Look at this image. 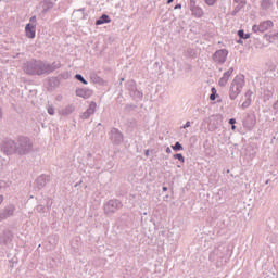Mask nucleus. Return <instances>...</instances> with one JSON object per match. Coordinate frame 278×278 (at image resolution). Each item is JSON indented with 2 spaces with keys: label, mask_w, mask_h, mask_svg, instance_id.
Here are the masks:
<instances>
[{
  "label": "nucleus",
  "mask_w": 278,
  "mask_h": 278,
  "mask_svg": "<svg viewBox=\"0 0 278 278\" xmlns=\"http://www.w3.org/2000/svg\"><path fill=\"white\" fill-rule=\"evenodd\" d=\"M62 63L60 61H54L53 63L45 62L42 60H30L23 64V71L26 75L30 76H42L51 75L58 68H61Z\"/></svg>",
  "instance_id": "nucleus-1"
},
{
  "label": "nucleus",
  "mask_w": 278,
  "mask_h": 278,
  "mask_svg": "<svg viewBox=\"0 0 278 278\" xmlns=\"http://www.w3.org/2000/svg\"><path fill=\"white\" fill-rule=\"evenodd\" d=\"M229 255V248L225 245H218L215 248L210 256V262H215L217 268H223L227 264V256Z\"/></svg>",
  "instance_id": "nucleus-2"
},
{
  "label": "nucleus",
  "mask_w": 278,
  "mask_h": 278,
  "mask_svg": "<svg viewBox=\"0 0 278 278\" xmlns=\"http://www.w3.org/2000/svg\"><path fill=\"white\" fill-rule=\"evenodd\" d=\"M16 155H27L34 150V143L28 137H18L15 141Z\"/></svg>",
  "instance_id": "nucleus-3"
},
{
  "label": "nucleus",
  "mask_w": 278,
  "mask_h": 278,
  "mask_svg": "<svg viewBox=\"0 0 278 278\" xmlns=\"http://www.w3.org/2000/svg\"><path fill=\"white\" fill-rule=\"evenodd\" d=\"M244 88V76H236L230 85L229 98L236 101L242 89Z\"/></svg>",
  "instance_id": "nucleus-4"
},
{
  "label": "nucleus",
  "mask_w": 278,
  "mask_h": 278,
  "mask_svg": "<svg viewBox=\"0 0 278 278\" xmlns=\"http://www.w3.org/2000/svg\"><path fill=\"white\" fill-rule=\"evenodd\" d=\"M123 208V202H121V200L118 199H112L109 200L105 204H104V214L110 215V214H115L116 212H118V210Z\"/></svg>",
  "instance_id": "nucleus-5"
},
{
  "label": "nucleus",
  "mask_w": 278,
  "mask_h": 278,
  "mask_svg": "<svg viewBox=\"0 0 278 278\" xmlns=\"http://www.w3.org/2000/svg\"><path fill=\"white\" fill-rule=\"evenodd\" d=\"M0 149L4 155H16V141L4 139L0 144Z\"/></svg>",
  "instance_id": "nucleus-6"
},
{
  "label": "nucleus",
  "mask_w": 278,
  "mask_h": 278,
  "mask_svg": "<svg viewBox=\"0 0 278 278\" xmlns=\"http://www.w3.org/2000/svg\"><path fill=\"white\" fill-rule=\"evenodd\" d=\"M273 21L270 20H267V21H264V22H261L260 25L257 24H254L252 26V31H254V34H264V31H268V29H273Z\"/></svg>",
  "instance_id": "nucleus-7"
},
{
  "label": "nucleus",
  "mask_w": 278,
  "mask_h": 278,
  "mask_svg": "<svg viewBox=\"0 0 278 278\" xmlns=\"http://www.w3.org/2000/svg\"><path fill=\"white\" fill-rule=\"evenodd\" d=\"M227 55H229V51L226 49L217 50L213 54V62L216 64H225V62H227Z\"/></svg>",
  "instance_id": "nucleus-8"
},
{
  "label": "nucleus",
  "mask_w": 278,
  "mask_h": 278,
  "mask_svg": "<svg viewBox=\"0 0 278 278\" xmlns=\"http://www.w3.org/2000/svg\"><path fill=\"white\" fill-rule=\"evenodd\" d=\"M110 139L113 144H122L123 142V132L118 128H112L110 131Z\"/></svg>",
  "instance_id": "nucleus-9"
},
{
  "label": "nucleus",
  "mask_w": 278,
  "mask_h": 278,
  "mask_svg": "<svg viewBox=\"0 0 278 278\" xmlns=\"http://www.w3.org/2000/svg\"><path fill=\"white\" fill-rule=\"evenodd\" d=\"M16 207L12 204L8 205L0 212V223L2 220H7V218H11V216H14Z\"/></svg>",
  "instance_id": "nucleus-10"
},
{
  "label": "nucleus",
  "mask_w": 278,
  "mask_h": 278,
  "mask_svg": "<svg viewBox=\"0 0 278 278\" xmlns=\"http://www.w3.org/2000/svg\"><path fill=\"white\" fill-rule=\"evenodd\" d=\"M96 110H97V102L94 101L90 102L89 108L86 110V112L81 114L80 118L83 121H88V118L91 117L92 114H94Z\"/></svg>",
  "instance_id": "nucleus-11"
},
{
  "label": "nucleus",
  "mask_w": 278,
  "mask_h": 278,
  "mask_svg": "<svg viewBox=\"0 0 278 278\" xmlns=\"http://www.w3.org/2000/svg\"><path fill=\"white\" fill-rule=\"evenodd\" d=\"M233 75V67H230L227 72L224 73L223 77L218 80V86L220 88H225L227 86V83L229 81V78Z\"/></svg>",
  "instance_id": "nucleus-12"
},
{
  "label": "nucleus",
  "mask_w": 278,
  "mask_h": 278,
  "mask_svg": "<svg viewBox=\"0 0 278 278\" xmlns=\"http://www.w3.org/2000/svg\"><path fill=\"white\" fill-rule=\"evenodd\" d=\"M51 181V177L49 175H41L37 178L36 184L38 190H42L45 186H47Z\"/></svg>",
  "instance_id": "nucleus-13"
},
{
  "label": "nucleus",
  "mask_w": 278,
  "mask_h": 278,
  "mask_svg": "<svg viewBox=\"0 0 278 278\" xmlns=\"http://www.w3.org/2000/svg\"><path fill=\"white\" fill-rule=\"evenodd\" d=\"M55 5V2L53 0H43L41 2V14L45 16L50 10H53V7Z\"/></svg>",
  "instance_id": "nucleus-14"
},
{
  "label": "nucleus",
  "mask_w": 278,
  "mask_h": 278,
  "mask_svg": "<svg viewBox=\"0 0 278 278\" xmlns=\"http://www.w3.org/2000/svg\"><path fill=\"white\" fill-rule=\"evenodd\" d=\"M76 97H80L81 99H90V97H92V90L88 88H78L76 89Z\"/></svg>",
  "instance_id": "nucleus-15"
},
{
  "label": "nucleus",
  "mask_w": 278,
  "mask_h": 278,
  "mask_svg": "<svg viewBox=\"0 0 278 278\" xmlns=\"http://www.w3.org/2000/svg\"><path fill=\"white\" fill-rule=\"evenodd\" d=\"M12 242V231L4 230L0 233V243L1 244H10Z\"/></svg>",
  "instance_id": "nucleus-16"
},
{
  "label": "nucleus",
  "mask_w": 278,
  "mask_h": 278,
  "mask_svg": "<svg viewBox=\"0 0 278 278\" xmlns=\"http://www.w3.org/2000/svg\"><path fill=\"white\" fill-rule=\"evenodd\" d=\"M243 127H247L248 129H252V127H255V115L248 114L245 119L243 121Z\"/></svg>",
  "instance_id": "nucleus-17"
},
{
  "label": "nucleus",
  "mask_w": 278,
  "mask_h": 278,
  "mask_svg": "<svg viewBox=\"0 0 278 278\" xmlns=\"http://www.w3.org/2000/svg\"><path fill=\"white\" fill-rule=\"evenodd\" d=\"M25 31L27 38H36V24H27Z\"/></svg>",
  "instance_id": "nucleus-18"
},
{
  "label": "nucleus",
  "mask_w": 278,
  "mask_h": 278,
  "mask_svg": "<svg viewBox=\"0 0 278 278\" xmlns=\"http://www.w3.org/2000/svg\"><path fill=\"white\" fill-rule=\"evenodd\" d=\"M60 86V79L52 77L48 79V90H55Z\"/></svg>",
  "instance_id": "nucleus-19"
},
{
  "label": "nucleus",
  "mask_w": 278,
  "mask_h": 278,
  "mask_svg": "<svg viewBox=\"0 0 278 278\" xmlns=\"http://www.w3.org/2000/svg\"><path fill=\"white\" fill-rule=\"evenodd\" d=\"M90 79L92 84H98L99 86H103L105 84V80H103V78H101L96 73L90 74Z\"/></svg>",
  "instance_id": "nucleus-20"
},
{
  "label": "nucleus",
  "mask_w": 278,
  "mask_h": 278,
  "mask_svg": "<svg viewBox=\"0 0 278 278\" xmlns=\"http://www.w3.org/2000/svg\"><path fill=\"white\" fill-rule=\"evenodd\" d=\"M112 20L110 15L103 14L99 20L96 21V25H105V23H111Z\"/></svg>",
  "instance_id": "nucleus-21"
},
{
  "label": "nucleus",
  "mask_w": 278,
  "mask_h": 278,
  "mask_svg": "<svg viewBox=\"0 0 278 278\" xmlns=\"http://www.w3.org/2000/svg\"><path fill=\"white\" fill-rule=\"evenodd\" d=\"M273 0H262L261 1V8L262 10H270V8L273 7Z\"/></svg>",
  "instance_id": "nucleus-22"
},
{
  "label": "nucleus",
  "mask_w": 278,
  "mask_h": 278,
  "mask_svg": "<svg viewBox=\"0 0 278 278\" xmlns=\"http://www.w3.org/2000/svg\"><path fill=\"white\" fill-rule=\"evenodd\" d=\"M192 16H195L197 18H201L203 16V9L201 7H197L195 9L191 10Z\"/></svg>",
  "instance_id": "nucleus-23"
},
{
  "label": "nucleus",
  "mask_w": 278,
  "mask_h": 278,
  "mask_svg": "<svg viewBox=\"0 0 278 278\" xmlns=\"http://www.w3.org/2000/svg\"><path fill=\"white\" fill-rule=\"evenodd\" d=\"M75 112V106L73 105H67L63 111L62 114L63 116H68V114H73Z\"/></svg>",
  "instance_id": "nucleus-24"
},
{
  "label": "nucleus",
  "mask_w": 278,
  "mask_h": 278,
  "mask_svg": "<svg viewBox=\"0 0 278 278\" xmlns=\"http://www.w3.org/2000/svg\"><path fill=\"white\" fill-rule=\"evenodd\" d=\"M74 78L77 79V81H80V84H84L85 86H88V80L85 79L81 74H76L74 76Z\"/></svg>",
  "instance_id": "nucleus-25"
},
{
  "label": "nucleus",
  "mask_w": 278,
  "mask_h": 278,
  "mask_svg": "<svg viewBox=\"0 0 278 278\" xmlns=\"http://www.w3.org/2000/svg\"><path fill=\"white\" fill-rule=\"evenodd\" d=\"M127 88H128V90H129V92H130V94H131V92H134V91L137 90V88H136V81H134V80L128 81V83H127Z\"/></svg>",
  "instance_id": "nucleus-26"
},
{
  "label": "nucleus",
  "mask_w": 278,
  "mask_h": 278,
  "mask_svg": "<svg viewBox=\"0 0 278 278\" xmlns=\"http://www.w3.org/2000/svg\"><path fill=\"white\" fill-rule=\"evenodd\" d=\"M238 36H239V38H241L243 40H249V38H251V35L245 34L244 30H242V29L238 30Z\"/></svg>",
  "instance_id": "nucleus-27"
},
{
  "label": "nucleus",
  "mask_w": 278,
  "mask_h": 278,
  "mask_svg": "<svg viewBox=\"0 0 278 278\" xmlns=\"http://www.w3.org/2000/svg\"><path fill=\"white\" fill-rule=\"evenodd\" d=\"M8 188H10V185L5 180H0V192H5Z\"/></svg>",
  "instance_id": "nucleus-28"
},
{
  "label": "nucleus",
  "mask_w": 278,
  "mask_h": 278,
  "mask_svg": "<svg viewBox=\"0 0 278 278\" xmlns=\"http://www.w3.org/2000/svg\"><path fill=\"white\" fill-rule=\"evenodd\" d=\"M130 97H132L134 99H142L143 94L137 89L136 91L130 93Z\"/></svg>",
  "instance_id": "nucleus-29"
},
{
  "label": "nucleus",
  "mask_w": 278,
  "mask_h": 278,
  "mask_svg": "<svg viewBox=\"0 0 278 278\" xmlns=\"http://www.w3.org/2000/svg\"><path fill=\"white\" fill-rule=\"evenodd\" d=\"M245 4H238L235 7L233 11L231 12L232 16H236V14H238V12H240V10H242V8H244Z\"/></svg>",
  "instance_id": "nucleus-30"
},
{
  "label": "nucleus",
  "mask_w": 278,
  "mask_h": 278,
  "mask_svg": "<svg viewBox=\"0 0 278 278\" xmlns=\"http://www.w3.org/2000/svg\"><path fill=\"white\" fill-rule=\"evenodd\" d=\"M173 151H184V146L177 141L174 146H172Z\"/></svg>",
  "instance_id": "nucleus-31"
},
{
  "label": "nucleus",
  "mask_w": 278,
  "mask_h": 278,
  "mask_svg": "<svg viewBox=\"0 0 278 278\" xmlns=\"http://www.w3.org/2000/svg\"><path fill=\"white\" fill-rule=\"evenodd\" d=\"M174 160H178L179 162H181V164H184V162H186V159L184 157V154H181V153L174 154Z\"/></svg>",
  "instance_id": "nucleus-32"
},
{
  "label": "nucleus",
  "mask_w": 278,
  "mask_h": 278,
  "mask_svg": "<svg viewBox=\"0 0 278 278\" xmlns=\"http://www.w3.org/2000/svg\"><path fill=\"white\" fill-rule=\"evenodd\" d=\"M211 96H210V99H211V101H216V88H212L211 89Z\"/></svg>",
  "instance_id": "nucleus-33"
},
{
  "label": "nucleus",
  "mask_w": 278,
  "mask_h": 278,
  "mask_svg": "<svg viewBox=\"0 0 278 278\" xmlns=\"http://www.w3.org/2000/svg\"><path fill=\"white\" fill-rule=\"evenodd\" d=\"M189 8L190 10H194L195 8H199V5H197V1L195 0H190L189 2Z\"/></svg>",
  "instance_id": "nucleus-34"
},
{
  "label": "nucleus",
  "mask_w": 278,
  "mask_h": 278,
  "mask_svg": "<svg viewBox=\"0 0 278 278\" xmlns=\"http://www.w3.org/2000/svg\"><path fill=\"white\" fill-rule=\"evenodd\" d=\"M251 98H247V100L242 103V108L243 110H245V108H249V105H251Z\"/></svg>",
  "instance_id": "nucleus-35"
},
{
  "label": "nucleus",
  "mask_w": 278,
  "mask_h": 278,
  "mask_svg": "<svg viewBox=\"0 0 278 278\" xmlns=\"http://www.w3.org/2000/svg\"><path fill=\"white\" fill-rule=\"evenodd\" d=\"M36 211L39 212V214H45V206L42 205H37Z\"/></svg>",
  "instance_id": "nucleus-36"
},
{
  "label": "nucleus",
  "mask_w": 278,
  "mask_h": 278,
  "mask_svg": "<svg viewBox=\"0 0 278 278\" xmlns=\"http://www.w3.org/2000/svg\"><path fill=\"white\" fill-rule=\"evenodd\" d=\"M48 114H50V116H53V114H55V109L53 106H49Z\"/></svg>",
  "instance_id": "nucleus-37"
},
{
  "label": "nucleus",
  "mask_w": 278,
  "mask_h": 278,
  "mask_svg": "<svg viewBox=\"0 0 278 278\" xmlns=\"http://www.w3.org/2000/svg\"><path fill=\"white\" fill-rule=\"evenodd\" d=\"M233 3L247 5V0H233Z\"/></svg>",
  "instance_id": "nucleus-38"
},
{
  "label": "nucleus",
  "mask_w": 278,
  "mask_h": 278,
  "mask_svg": "<svg viewBox=\"0 0 278 278\" xmlns=\"http://www.w3.org/2000/svg\"><path fill=\"white\" fill-rule=\"evenodd\" d=\"M251 97H253V91L248 90V91L245 92V98H247V99H251Z\"/></svg>",
  "instance_id": "nucleus-39"
},
{
  "label": "nucleus",
  "mask_w": 278,
  "mask_h": 278,
  "mask_svg": "<svg viewBox=\"0 0 278 278\" xmlns=\"http://www.w3.org/2000/svg\"><path fill=\"white\" fill-rule=\"evenodd\" d=\"M207 5H214L217 0H204Z\"/></svg>",
  "instance_id": "nucleus-40"
},
{
  "label": "nucleus",
  "mask_w": 278,
  "mask_h": 278,
  "mask_svg": "<svg viewBox=\"0 0 278 278\" xmlns=\"http://www.w3.org/2000/svg\"><path fill=\"white\" fill-rule=\"evenodd\" d=\"M30 25H36V16L30 17Z\"/></svg>",
  "instance_id": "nucleus-41"
},
{
  "label": "nucleus",
  "mask_w": 278,
  "mask_h": 278,
  "mask_svg": "<svg viewBox=\"0 0 278 278\" xmlns=\"http://www.w3.org/2000/svg\"><path fill=\"white\" fill-rule=\"evenodd\" d=\"M229 125H236V118H230L229 119Z\"/></svg>",
  "instance_id": "nucleus-42"
},
{
  "label": "nucleus",
  "mask_w": 278,
  "mask_h": 278,
  "mask_svg": "<svg viewBox=\"0 0 278 278\" xmlns=\"http://www.w3.org/2000/svg\"><path fill=\"white\" fill-rule=\"evenodd\" d=\"M188 127H190V122H187V123L182 126V129H188Z\"/></svg>",
  "instance_id": "nucleus-43"
},
{
  "label": "nucleus",
  "mask_w": 278,
  "mask_h": 278,
  "mask_svg": "<svg viewBox=\"0 0 278 278\" xmlns=\"http://www.w3.org/2000/svg\"><path fill=\"white\" fill-rule=\"evenodd\" d=\"M174 10H181V4H176V5L174 7Z\"/></svg>",
  "instance_id": "nucleus-44"
},
{
  "label": "nucleus",
  "mask_w": 278,
  "mask_h": 278,
  "mask_svg": "<svg viewBox=\"0 0 278 278\" xmlns=\"http://www.w3.org/2000/svg\"><path fill=\"white\" fill-rule=\"evenodd\" d=\"M165 151H166V153H168V154L173 153V150H170V147H167Z\"/></svg>",
  "instance_id": "nucleus-45"
},
{
  "label": "nucleus",
  "mask_w": 278,
  "mask_h": 278,
  "mask_svg": "<svg viewBox=\"0 0 278 278\" xmlns=\"http://www.w3.org/2000/svg\"><path fill=\"white\" fill-rule=\"evenodd\" d=\"M1 118H3V110H1V108H0V121H1Z\"/></svg>",
  "instance_id": "nucleus-46"
},
{
  "label": "nucleus",
  "mask_w": 278,
  "mask_h": 278,
  "mask_svg": "<svg viewBox=\"0 0 278 278\" xmlns=\"http://www.w3.org/2000/svg\"><path fill=\"white\" fill-rule=\"evenodd\" d=\"M3 203V195H0V205Z\"/></svg>",
  "instance_id": "nucleus-47"
},
{
  "label": "nucleus",
  "mask_w": 278,
  "mask_h": 278,
  "mask_svg": "<svg viewBox=\"0 0 278 278\" xmlns=\"http://www.w3.org/2000/svg\"><path fill=\"white\" fill-rule=\"evenodd\" d=\"M144 155H146V157H149V150H146Z\"/></svg>",
  "instance_id": "nucleus-48"
},
{
  "label": "nucleus",
  "mask_w": 278,
  "mask_h": 278,
  "mask_svg": "<svg viewBox=\"0 0 278 278\" xmlns=\"http://www.w3.org/2000/svg\"><path fill=\"white\" fill-rule=\"evenodd\" d=\"M173 1H175V0H167V4L170 5V3H173Z\"/></svg>",
  "instance_id": "nucleus-49"
},
{
  "label": "nucleus",
  "mask_w": 278,
  "mask_h": 278,
  "mask_svg": "<svg viewBox=\"0 0 278 278\" xmlns=\"http://www.w3.org/2000/svg\"><path fill=\"white\" fill-rule=\"evenodd\" d=\"M168 190V187H163V192H166Z\"/></svg>",
  "instance_id": "nucleus-50"
},
{
  "label": "nucleus",
  "mask_w": 278,
  "mask_h": 278,
  "mask_svg": "<svg viewBox=\"0 0 278 278\" xmlns=\"http://www.w3.org/2000/svg\"><path fill=\"white\" fill-rule=\"evenodd\" d=\"M265 184H266V186H268V184H270V179H267V180L265 181Z\"/></svg>",
  "instance_id": "nucleus-51"
},
{
  "label": "nucleus",
  "mask_w": 278,
  "mask_h": 278,
  "mask_svg": "<svg viewBox=\"0 0 278 278\" xmlns=\"http://www.w3.org/2000/svg\"><path fill=\"white\" fill-rule=\"evenodd\" d=\"M268 97H273V91H268Z\"/></svg>",
  "instance_id": "nucleus-52"
},
{
  "label": "nucleus",
  "mask_w": 278,
  "mask_h": 278,
  "mask_svg": "<svg viewBox=\"0 0 278 278\" xmlns=\"http://www.w3.org/2000/svg\"><path fill=\"white\" fill-rule=\"evenodd\" d=\"M231 129L236 130V125L235 124H232Z\"/></svg>",
  "instance_id": "nucleus-53"
},
{
  "label": "nucleus",
  "mask_w": 278,
  "mask_h": 278,
  "mask_svg": "<svg viewBox=\"0 0 278 278\" xmlns=\"http://www.w3.org/2000/svg\"><path fill=\"white\" fill-rule=\"evenodd\" d=\"M79 184H81V181H80V182H77V184L75 185V188H77V186H79Z\"/></svg>",
  "instance_id": "nucleus-54"
},
{
  "label": "nucleus",
  "mask_w": 278,
  "mask_h": 278,
  "mask_svg": "<svg viewBox=\"0 0 278 278\" xmlns=\"http://www.w3.org/2000/svg\"><path fill=\"white\" fill-rule=\"evenodd\" d=\"M50 201H51V199L48 198V200H47L48 205H49V202H50Z\"/></svg>",
  "instance_id": "nucleus-55"
},
{
  "label": "nucleus",
  "mask_w": 278,
  "mask_h": 278,
  "mask_svg": "<svg viewBox=\"0 0 278 278\" xmlns=\"http://www.w3.org/2000/svg\"><path fill=\"white\" fill-rule=\"evenodd\" d=\"M237 42L242 43V39L238 40Z\"/></svg>",
  "instance_id": "nucleus-56"
},
{
  "label": "nucleus",
  "mask_w": 278,
  "mask_h": 278,
  "mask_svg": "<svg viewBox=\"0 0 278 278\" xmlns=\"http://www.w3.org/2000/svg\"><path fill=\"white\" fill-rule=\"evenodd\" d=\"M121 81H125V78H122Z\"/></svg>",
  "instance_id": "nucleus-57"
},
{
  "label": "nucleus",
  "mask_w": 278,
  "mask_h": 278,
  "mask_svg": "<svg viewBox=\"0 0 278 278\" xmlns=\"http://www.w3.org/2000/svg\"><path fill=\"white\" fill-rule=\"evenodd\" d=\"M80 12H84V9H80Z\"/></svg>",
  "instance_id": "nucleus-58"
}]
</instances>
